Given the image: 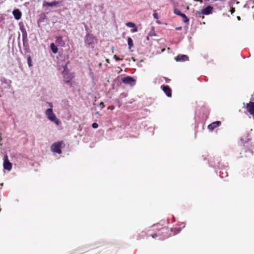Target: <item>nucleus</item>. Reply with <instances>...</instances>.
<instances>
[{
  "mask_svg": "<svg viewBox=\"0 0 254 254\" xmlns=\"http://www.w3.org/2000/svg\"><path fill=\"white\" fill-rule=\"evenodd\" d=\"M180 231V230L177 229V233H179Z\"/></svg>",
  "mask_w": 254,
  "mask_h": 254,
  "instance_id": "7c9ffc66",
  "label": "nucleus"
},
{
  "mask_svg": "<svg viewBox=\"0 0 254 254\" xmlns=\"http://www.w3.org/2000/svg\"><path fill=\"white\" fill-rule=\"evenodd\" d=\"M177 30H180V29H181V27H178V28H177Z\"/></svg>",
  "mask_w": 254,
  "mask_h": 254,
  "instance_id": "c756f323",
  "label": "nucleus"
},
{
  "mask_svg": "<svg viewBox=\"0 0 254 254\" xmlns=\"http://www.w3.org/2000/svg\"><path fill=\"white\" fill-rule=\"evenodd\" d=\"M92 126L93 128H96L98 127V124L94 123L92 124Z\"/></svg>",
  "mask_w": 254,
  "mask_h": 254,
  "instance_id": "4be33fe9",
  "label": "nucleus"
},
{
  "mask_svg": "<svg viewBox=\"0 0 254 254\" xmlns=\"http://www.w3.org/2000/svg\"><path fill=\"white\" fill-rule=\"evenodd\" d=\"M174 13L176 14H177L178 15H180L181 16L182 15V14H183L180 10L177 9H174Z\"/></svg>",
  "mask_w": 254,
  "mask_h": 254,
  "instance_id": "aec40b11",
  "label": "nucleus"
},
{
  "mask_svg": "<svg viewBox=\"0 0 254 254\" xmlns=\"http://www.w3.org/2000/svg\"><path fill=\"white\" fill-rule=\"evenodd\" d=\"M50 48L53 53L54 54H56L58 52V48L54 43L51 44Z\"/></svg>",
  "mask_w": 254,
  "mask_h": 254,
  "instance_id": "dca6fc26",
  "label": "nucleus"
},
{
  "mask_svg": "<svg viewBox=\"0 0 254 254\" xmlns=\"http://www.w3.org/2000/svg\"><path fill=\"white\" fill-rule=\"evenodd\" d=\"M1 134H0V141H1ZM2 145V144L0 143V146H1Z\"/></svg>",
  "mask_w": 254,
  "mask_h": 254,
  "instance_id": "bb28decb",
  "label": "nucleus"
},
{
  "mask_svg": "<svg viewBox=\"0 0 254 254\" xmlns=\"http://www.w3.org/2000/svg\"><path fill=\"white\" fill-rule=\"evenodd\" d=\"M85 42L89 46L93 47L95 44L96 40L92 35L89 34L85 36Z\"/></svg>",
  "mask_w": 254,
  "mask_h": 254,
  "instance_id": "20e7f679",
  "label": "nucleus"
},
{
  "mask_svg": "<svg viewBox=\"0 0 254 254\" xmlns=\"http://www.w3.org/2000/svg\"><path fill=\"white\" fill-rule=\"evenodd\" d=\"M64 144L63 141L56 142L51 146V150L53 152H56L59 154L62 153L61 148L62 145Z\"/></svg>",
  "mask_w": 254,
  "mask_h": 254,
  "instance_id": "7ed1b4c3",
  "label": "nucleus"
},
{
  "mask_svg": "<svg viewBox=\"0 0 254 254\" xmlns=\"http://www.w3.org/2000/svg\"><path fill=\"white\" fill-rule=\"evenodd\" d=\"M100 106H102V107L104 106V104H103V103H101L100 104Z\"/></svg>",
  "mask_w": 254,
  "mask_h": 254,
  "instance_id": "c85d7f7f",
  "label": "nucleus"
},
{
  "mask_svg": "<svg viewBox=\"0 0 254 254\" xmlns=\"http://www.w3.org/2000/svg\"><path fill=\"white\" fill-rule=\"evenodd\" d=\"M114 59H115L116 60V61H120L121 60L120 58L117 57L116 55L114 56Z\"/></svg>",
  "mask_w": 254,
  "mask_h": 254,
  "instance_id": "b1692460",
  "label": "nucleus"
},
{
  "mask_svg": "<svg viewBox=\"0 0 254 254\" xmlns=\"http://www.w3.org/2000/svg\"><path fill=\"white\" fill-rule=\"evenodd\" d=\"M12 14L15 19L16 20H19L21 17L22 13L18 9H15L13 10L12 11Z\"/></svg>",
  "mask_w": 254,
  "mask_h": 254,
  "instance_id": "9b49d317",
  "label": "nucleus"
},
{
  "mask_svg": "<svg viewBox=\"0 0 254 254\" xmlns=\"http://www.w3.org/2000/svg\"><path fill=\"white\" fill-rule=\"evenodd\" d=\"M220 124L221 122L220 121H216L208 125V128L209 129L212 130L215 128L220 126Z\"/></svg>",
  "mask_w": 254,
  "mask_h": 254,
  "instance_id": "ddd939ff",
  "label": "nucleus"
},
{
  "mask_svg": "<svg viewBox=\"0 0 254 254\" xmlns=\"http://www.w3.org/2000/svg\"><path fill=\"white\" fill-rule=\"evenodd\" d=\"M133 29L132 30V32H136L137 31V28H136L135 26L134 27H133Z\"/></svg>",
  "mask_w": 254,
  "mask_h": 254,
  "instance_id": "393cba45",
  "label": "nucleus"
},
{
  "mask_svg": "<svg viewBox=\"0 0 254 254\" xmlns=\"http://www.w3.org/2000/svg\"><path fill=\"white\" fill-rule=\"evenodd\" d=\"M237 18H238V19H240V17L239 16H238V17H237Z\"/></svg>",
  "mask_w": 254,
  "mask_h": 254,
  "instance_id": "72a5a7b5",
  "label": "nucleus"
},
{
  "mask_svg": "<svg viewBox=\"0 0 254 254\" xmlns=\"http://www.w3.org/2000/svg\"><path fill=\"white\" fill-rule=\"evenodd\" d=\"M181 17L183 18V21L184 22H188L189 21V18L187 17V16L184 14L183 13L181 15Z\"/></svg>",
  "mask_w": 254,
  "mask_h": 254,
  "instance_id": "a211bd4d",
  "label": "nucleus"
},
{
  "mask_svg": "<svg viewBox=\"0 0 254 254\" xmlns=\"http://www.w3.org/2000/svg\"><path fill=\"white\" fill-rule=\"evenodd\" d=\"M46 104L49 108L46 109L45 111L46 117L49 121L55 123L57 126H59L61 122L53 112V103L52 102H47Z\"/></svg>",
  "mask_w": 254,
  "mask_h": 254,
  "instance_id": "f257e3e1",
  "label": "nucleus"
},
{
  "mask_svg": "<svg viewBox=\"0 0 254 254\" xmlns=\"http://www.w3.org/2000/svg\"><path fill=\"white\" fill-rule=\"evenodd\" d=\"M27 63H28V66L29 67H31L32 66V60H31V59L30 57H29L27 59Z\"/></svg>",
  "mask_w": 254,
  "mask_h": 254,
  "instance_id": "412c9836",
  "label": "nucleus"
},
{
  "mask_svg": "<svg viewBox=\"0 0 254 254\" xmlns=\"http://www.w3.org/2000/svg\"><path fill=\"white\" fill-rule=\"evenodd\" d=\"M56 43L58 46L63 47L65 45V42L63 40L62 37H58L56 41Z\"/></svg>",
  "mask_w": 254,
  "mask_h": 254,
  "instance_id": "4468645a",
  "label": "nucleus"
},
{
  "mask_svg": "<svg viewBox=\"0 0 254 254\" xmlns=\"http://www.w3.org/2000/svg\"><path fill=\"white\" fill-rule=\"evenodd\" d=\"M126 26L128 27H134L135 24L133 22H127L126 24Z\"/></svg>",
  "mask_w": 254,
  "mask_h": 254,
  "instance_id": "6ab92c4d",
  "label": "nucleus"
},
{
  "mask_svg": "<svg viewBox=\"0 0 254 254\" xmlns=\"http://www.w3.org/2000/svg\"><path fill=\"white\" fill-rule=\"evenodd\" d=\"M183 227H185V224H183Z\"/></svg>",
  "mask_w": 254,
  "mask_h": 254,
  "instance_id": "473e14b6",
  "label": "nucleus"
},
{
  "mask_svg": "<svg viewBox=\"0 0 254 254\" xmlns=\"http://www.w3.org/2000/svg\"><path fill=\"white\" fill-rule=\"evenodd\" d=\"M0 81H1L2 84H6L7 85V87H8V88L10 87V83H11V81L10 80H7L4 77H2V78H0Z\"/></svg>",
  "mask_w": 254,
  "mask_h": 254,
  "instance_id": "2eb2a0df",
  "label": "nucleus"
},
{
  "mask_svg": "<svg viewBox=\"0 0 254 254\" xmlns=\"http://www.w3.org/2000/svg\"><path fill=\"white\" fill-rule=\"evenodd\" d=\"M153 15V17H154V18L155 19H158V14L156 12L154 13Z\"/></svg>",
  "mask_w": 254,
  "mask_h": 254,
  "instance_id": "5701e85b",
  "label": "nucleus"
},
{
  "mask_svg": "<svg viewBox=\"0 0 254 254\" xmlns=\"http://www.w3.org/2000/svg\"><path fill=\"white\" fill-rule=\"evenodd\" d=\"M135 80L131 76H127L122 79V82L125 84L129 85L131 86L135 84Z\"/></svg>",
  "mask_w": 254,
  "mask_h": 254,
  "instance_id": "39448f33",
  "label": "nucleus"
},
{
  "mask_svg": "<svg viewBox=\"0 0 254 254\" xmlns=\"http://www.w3.org/2000/svg\"><path fill=\"white\" fill-rule=\"evenodd\" d=\"M247 109L249 113L253 115L254 119V102H251L248 104L247 105Z\"/></svg>",
  "mask_w": 254,
  "mask_h": 254,
  "instance_id": "6e6552de",
  "label": "nucleus"
},
{
  "mask_svg": "<svg viewBox=\"0 0 254 254\" xmlns=\"http://www.w3.org/2000/svg\"><path fill=\"white\" fill-rule=\"evenodd\" d=\"M64 70L62 71V74L64 78V81L68 84L71 85V81L74 77L73 73L69 72L68 70L67 69L66 65H64L63 66Z\"/></svg>",
  "mask_w": 254,
  "mask_h": 254,
  "instance_id": "f03ea898",
  "label": "nucleus"
},
{
  "mask_svg": "<svg viewBox=\"0 0 254 254\" xmlns=\"http://www.w3.org/2000/svg\"><path fill=\"white\" fill-rule=\"evenodd\" d=\"M151 236H152V238H155L157 237L158 235L157 234H154L152 235Z\"/></svg>",
  "mask_w": 254,
  "mask_h": 254,
  "instance_id": "a878e982",
  "label": "nucleus"
},
{
  "mask_svg": "<svg viewBox=\"0 0 254 254\" xmlns=\"http://www.w3.org/2000/svg\"><path fill=\"white\" fill-rule=\"evenodd\" d=\"M127 44L129 46V48H131L133 46V41L131 38L128 37L127 38Z\"/></svg>",
  "mask_w": 254,
  "mask_h": 254,
  "instance_id": "f3484780",
  "label": "nucleus"
},
{
  "mask_svg": "<svg viewBox=\"0 0 254 254\" xmlns=\"http://www.w3.org/2000/svg\"><path fill=\"white\" fill-rule=\"evenodd\" d=\"M195 1H200V2H202V0H194Z\"/></svg>",
  "mask_w": 254,
  "mask_h": 254,
  "instance_id": "cd10ccee",
  "label": "nucleus"
},
{
  "mask_svg": "<svg viewBox=\"0 0 254 254\" xmlns=\"http://www.w3.org/2000/svg\"><path fill=\"white\" fill-rule=\"evenodd\" d=\"M213 7L211 6H208L202 9L201 12H198L199 14H203L205 15H208L212 13L213 11Z\"/></svg>",
  "mask_w": 254,
  "mask_h": 254,
  "instance_id": "0eeeda50",
  "label": "nucleus"
},
{
  "mask_svg": "<svg viewBox=\"0 0 254 254\" xmlns=\"http://www.w3.org/2000/svg\"><path fill=\"white\" fill-rule=\"evenodd\" d=\"M106 61H107V62H108V63H109V60H108V59H107V60H106Z\"/></svg>",
  "mask_w": 254,
  "mask_h": 254,
  "instance_id": "2f4dec72",
  "label": "nucleus"
},
{
  "mask_svg": "<svg viewBox=\"0 0 254 254\" xmlns=\"http://www.w3.org/2000/svg\"><path fill=\"white\" fill-rule=\"evenodd\" d=\"M161 88H162V90L165 92L166 95L169 97H170L172 96V92L171 88L167 85H164L162 86Z\"/></svg>",
  "mask_w": 254,
  "mask_h": 254,
  "instance_id": "1a4fd4ad",
  "label": "nucleus"
},
{
  "mask_svg": "<svg viewBox=\"0 0 254 254\" xmlns=\"http://www.w3.org/2000/svg\"><path fill=\"white\" fill-rule=\"evenodd\" d=\"M175 60L177 62H185L189 60V57L186 55H179Z\"/></svg>",
  "mask_w": 254,
  "mask_h": 254,
  "instance_id": "9d476101",
  "label": "nucleus"
},
{
  "mask_svg": "<svg viewBox=\"0 0 254 254\" xmlns=\"http://www.w3.org/2000/svg\"><path fill=\"white\" fill-rule=\"evenodd\" d=\"M3 168L8 171H10L12 168V164L9 161L8 156L5 155L3 158Z\"/></svg>",
  "mask_w": 254,
  "mask_h": 254,
  "instance_id": "423d86ee",
  "label": "nucleus"
},
{
  "mask_svg": "<svg viewBox=\"0 0 254 254\" xmlns=\"http://www.w3.org/2000/svg\"><path fill=\"white\" fill-rule=\"evenodd\" d=\"M59 1H57L56 0H54L51 2L44 1L43 4V7H47V6L53 7V6H56L58 4H59Z\"/></svg>",
  "mask_w": 254,
  "mask_h": 254,
  "instance_id": "f8f14e48",
  "label": "nucleus"
}]
</instances>
